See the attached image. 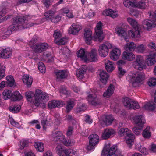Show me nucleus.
<instances>
[{
    "label": "nucleus",
    "mask_w": 156,
    "mask_h": 156,
    "mask_svg": "<svg viewBox=\"0 0 156 156\" xmlns=\"http://www.w3.org/2000/svg\"><path fill=\"white\" fill-rule=\"evenodd\" d=\"M7 81V85L10 87H12L15 85V82L13 77L11 75H9L6 77Z\"/></svg>",
    "instance_id": "nucleus-45"
},
{
    "label": "nucleus",
    "mask_w": 156,
    "mask_h": 156,
    "mask_svg": "<svg viewBox=\"0 0 156 156\" xmlns=\"http://www.w3.org/2000/svg\"><path fill=\"white\" fill-rule=\"evenodd\" d=\"M87 68L86 66H82L76 72V76L80 79H82L83 77L84 73Z\"/></svg>",
    "instance_id": "nucleus-36"
},
{
    "label": "nucleus",
    "mask_w": 156,
    "mask_h": 156,
    "mask_svg": "<svg viewBox=\"0 0 156 156\" xmlns=\"http://www.w3.org/2000/svg\"><path fill=\"white\" fill-rule=\"evenodd\" d=\"M104 15L109 16L112 18H115L118 16V12L116 11H113L111 9L106 10L103 12Z\"/></svg>",
    "instance_id": "nucleus-33"
},
{
    "label": "nucleus",
    "mask_w": 156,
    "mask_h": 156,
    "mask_svg": "<svg viewBox=\"0 0 156 156\" xmlns=\"http://www.w3.org/2000/svg\"><path fill=\"white\" fill-rule=\"evenodd\" d=\"M136 148L140 152L146 155L148 154V151L147 149L142 145L141 144L140 142H137L135 144Z\"/></svg>",
    "instance_id": "nucleus-35"
},
{
    "label": "nucleus",
    "mask_w": 156,
    "mask_h": 156,
    "mask_svg": "<svg viewBox=\"0 0 156 156\" xmlns=\"http://www.w3.org/2000/svg\"><path fill=\"white\" fill-rule=\"evenodd\" d=\"M145 48L144 45L143 44L136 47L135 48V51L138 53H142L144 52L145 50Z\"/></svg>",
    "instance_id": "nucleus-58"
},
{
    "label": "nucleus",
    "mask_w": 156,
    "mask_h": 156,
    "mask_svg": "<svg viewBox=\"0 0 156 156\" xmlns=\"http://www.w3.org/2000/svg\"><path fill=\"white\" fill-rule=\"evenodd\" d=\"M135 138L134 135L133 134L130 133H129L125 136V139L126 143L130 148L134 142V140Z\"/></svg>",
    "instance_id": "nucleus-30"
},
{
    "label": "nucleus",
    "mask_w": 156,
    "mask_h": 156,
    "mask_svg": "<svg viewBox=\"0 0 156 156\" xmlns=\"http://www.w3.org/2000/svg\"><path fill=\"white\" fill-rule=\"evenodd\" d=\"M12 92L11 90H5L3 91L2 93L3 98L5 100L9 99L12 96Z\"/></svg>",
    "instance_id": "nucleus-49"
},
{
    "label": "nucleus",
    "mask_w": 156,
    "mask_h": 156,
    "mask_svg": "<svg viewBox=\"0 0 156 156\" xmlns=\"http://www.w3.org/2000/svg\"><path fill=\"white\" fill-rule=\"evenodd\" d=\"M86 52L83 48H81L77 52V56L80 57L85 62V60L87 57Z\"/></svg>",
    "instance_id": "nucleus-38"
},
{
    "label": "nucleus",
    "mask_w": 156,
    "mask_h": 156,
    "mask_svg": "<svg viewBox=\"0 0 156 156\" xmlns=\"http://www.w3.org/2000/svg\"><path fill=\"white\" fill-rule=\"evenodd\" d=\"M134 54L131 52L124 51L123 53L122 58L128 61H132L135 59Z\"/></svg>",
    "instance_id": "nucleus-31"
},
{
    "label": "nucleus",
    "mask_w": 156,
    "mask_h": 156,
    "mask_svg": "<svg viewBox=\"0 0 156 156\" xmlns=\"http://www.w3.org/2000/svg\"><path fill=\"white\" fill-rule=\"evenodd\" d=\"M60 53L67 55L70 53V50L68 48L65 47L63 48L60 51Z\"/></svg>",
    "instance_id": "nucleus-64"
},
{
    "label": "nucleus",
    "mask_w": 156,
    "mask_h": 156,
    "mask_svg": "<svg viewBox=\"0 0 156 156\" xmlns=\"http://www.w3.org/2000/svg\"><path fill=\"white\" fill-rule=\"evenodd\" d=\"M105 67L107 71L111 72L114 69V67L113 62L108 59L105 60Z\"/></svg>",
    "instance_id": "nucleus-39"
},
{
    "label": "nucleus",
    "mask_w": 156,
    "mask_h": 156,
    "mask_svg": "<svg viewBox=\"0 0 156 156\" xmlns=\"http://www.w3.org/2000/svg\"><path fill=\"white\" fill-rule=\"evenodd\" d=\"M121 54L120 50L117 48L113 49L110 53V57L111 58L114 60H117L119 58Z\"/></svg>",
    "instance_id": "nucleus-24"
},
{
    "label": "nucleus",
    "mask_w": 156,
    "mask_h": 156,
    "mask_svg": "<svg viewBox=\"0 0 156 156\" xmlns=\"http://www.w3.org/2000/svg\"><path fill=\"white\" fill-rule=\"evenodd\" d=\"M64 105L65 103L63 101L53 100L49 102L48 106L50 108H55L58 106H63Z\"/></svg>",
    "instance_id": "nucleus-27"
},
{
    "label": "nucleus",
    "mask_w": 156,
    "mask_h": 156,
    "mask_svg": "<svg viewBox=\"0 0 156 156\" xmlns=\"http://www.w3.org/2000/svg\"><path fill=\"white\" fill-rule=\"evenodd\" d=\"M34 147L37 151L40 152L44 150V144L41 142H36L34 143Z\"/></svg>",
    "instance_id": "nucleus-48"
},
{
    "label": "nucleus",
    "mask_w": 156,
    "mask_h": 156,
    "mask_svg": "<svg viewBox=\"0 0 156 156\" xmlns=\"http://www.w3.org/2000/svg\"><path fill=\"white\" fill-rule=\"evenodd\" d=\"M5 67L2 66L0 64V80L3 78L5 76Z\"/></svg>",
    "instance_id": "nucleus-62"
},
{
    "label": "nucleus",
    "mask_w": 156,
    "mask_h": 156,
    "mask_svg": "<svg viewBox=\"0 0 156 156\" xmlns=\"http://www.w3.org/2000/svg\"><path fill=\"white\" fill-rule=\"evenodd\" d=\"M148 85L150 87L156 85V78L152 77L149 79L148 82Z\"/></svg>",
    "instance_id": "nucleus-61"
},
{
    "label": "nucleus",
    "mask_w": 156,
    "mask_h": 156,
    "mask_svg": "<svg viewBox=\"0 0 156 156\" xmlns=\"http://www.w3.org/2000/svg\"><path fill=\"white\" fill-rule=\"evenodd\" d=\"M85 40L88 44H90L92 39V31L90 30H85L84 34Z\"/></svg>",
    "instance_id": "nucleus-34"
},
{
    "label": "nucleus",
    "mask_w": 156,
    "mask_h": 156,
    "mask_svg": "<svg viewBox=\"0 0 156 156\" xmlns=\"http://www.w3.org/2000/svg\"><path fill=\"white\" fill-rule=\"evenodd\" d=\"M115 31L119 36L124 38L125 40L126 41L129 37L128 34H127L123 28L117 27L115 29Z\"/></svg>",
    "instance_id": "nucleus-26"
},
{
    "label": "nucleus",
    "mask_w": 156,
    "mask_h": 156,
    "mask_svg": "<svg viewBox=\"0 0 156 156\" xmlns=\"http://www.w3.org/2000/svg\"><path fill=\"white\" fill-rule=\"evenodd\" d=\"M87 100L90 104L96 106L99 104L98 100L95 94H94L92 90H90L87 93Z\"/></svg>",
    "instance_id": "nucleus-16"
},
{
    "label": "nucleus",
    "mask_w": 156,
    "mask_h": 156,
    "mask_svg": "<svg viewBox=\"0 0 156 156\" xmlns=\"http://www.w3.org/2000/svg\"><path fill=\"white\" fill-rule=\"evenodd\" d=\"M9 121L11 124L13 126L18 128H20L21 127L19 123L15 121L12 117H9Z\"/></svg>",
    "instance_id": "nucleus-57"
},
{
    "label": "nucleus",
    "mask_w": 156,
    "mask_h": 156,
    "mask_svg": "<svg viewBox=\"0 0 156 156\" xmlns=\"http://www.w3.org/2000/svg\"><path fill=\"white\" fill-rule=\"evenodd\" d=\"M145 62L148 66L154 65L156 62V53H150L146 57Z\"/></svg>",
    "instance_id": "nucleus-20"
},
{
    "label": "nucleus",
    "mask_w": 156,
    "mask_h": 156,
    "mask_svg": "<svg viewBox=\"0 0 156 156\" xmlns=\"http://www.w3.org/2000/svg\"><path fill=\"white\" fill-rule=\"evenodd\" d=\"M28 141L22 140L20 142L19 144V147L20 149L22 150L25 147L28 146Z\"/></svg>",
    "instance_id": "nucleus-56"
},
{
    "label": "nucleus",
    "mask_w": 156,
    "mask_h": 156,
    "mask_svg": "<svg viewBox=\"0 0 156 156\" xmlns=\"http://www.w3.org/2000/svg\"><path fill=\"white\" fill-rule=\"evenodd\" d=\"M35 42L34 40H31L29 42V44L35 52L41 53L48 48V45L46 43H39L35 44Z\"/></svg>",
    "instance_id": "nucleus-7"
},
{
    "label": "nucleus",
    "mask_w": 156,
    "mask_h": 156,
    "mask_svg": "<svg viewBox=\"0 0 156 156\" xmlns=\"http://www.w3.org/2000/svg\"><path fill=\"white\" fill-rule=\"evenodd\" d=\"M38 69L42 73H44L46 71V68L44 64L41 62H40L38 64Z\"/></svg>",
    "instance_id": "nucleus-60"
},
{
    "label": "nucleus",
    "mask_w": 156,
    "mask_h": 156,
    "mask_svg": "<svg viewBox=\"0 0 156 156\" xmlns=\"http://www.w3.org/2000/svg\"><path fill=\"white\" fill-rule=\"evenodd\" d=\"M81 27L78 24H73L69 30V32L73 35H75L81 29Z\"/></svg>",
    "instance_id": "nucleus-29"
},
{
    "label": "nucleus",
    "mask_w": 156,
    "mask_h": 156,
    "mask_svg": "<svg viewBox=\"0 0 156 156\" xmlns=\"http://www.w3.org/2000/svg\"><path fill=\"white\" fill-rule=\"evenodd\" d=\"M102 24L101 21L99 22L97 24L95 28L96 35L94 37V39L95 41L101 42L104 39V36L102 35Z\"/></svg>",
    "instance_id": "nucleus-13"
},
{
    "label": "nucleus",
    "mask_w": 156,
    "mask_h": 156,
    "mask_svg": "<svg viewBox=\"0 0 156 156\" xmlns=\"http://www.w3.org/2000/svg\"><path fill=\"white\" fill-rule=\"evenodd\" d=\"M143 108L146 110H153L156 108V105L153 102H149L145 104Z\"/></svg>",
    "instance_id": "nucleus-42"
},
{
    "label": "nucleus",
    "mask_w": 156,
    "mask_h": 156,
    "mask_svg": "<svg viewBox=\"0 0 156 156\" xmlns=\"http://www.w3.org/2000/svg\"><path fill=\"white\" fill-rule=\"evenodd\" d=\"M22 96L18 91L14 92L12 94V100L13 101H19L22 99Z\"/></svg>",
    "instance_id": "nucleus-44"
},
{
    "label": "nucleus",
    "mask_w": 156,
    "mask_h": 156,
    "mask_svg": "<svg viewBox=\"0 0 156 156\" xmlns=\"http://www.w3.org/2000/svg\"><path fill=\"white\" fill-rule=\"evenodd\" d=\"M141 30L140 27H138L136 28H133L132 30L128 31L129 37L131 36L132 37L134 38H138L140 37V32Z\"/></svg>",
    "instance_id": "nucleus-22"
},
{
    "label": "nucleus",
    "mask_w": 156,
    "mask_h": 156,
    "mask_svg": "<svg viewBox=\"0 0 156 156\" xmlns=\"http://www.w3.org/2000/svg\"><path fill=\"white\" fill-rule=\"evenodd\" d=\"M132 119L137 126H144L145 120L143 115H136L132 117Z\"/></svg>",
    "instance_id": "nucleus-18"
},
{
    "label": "nucleus",
    "mask_w": 156,
    "mask_h": 156,
    "mask_svg": "<svg viewBox=\"0 0 156 156\" xmlns=\"http://www.w3.org/2000/svg\"><path fill=\"white\" fill-rule=\"evenodd\" d=\"M89 144L87 146V149L91 150L94 148V146L99 142V137L96 134H93L89 136Z\"/></svg>",
    "instance_id": "nucleus-14"
},
{
    "label": "nucleus",
    "mask_w": 156,
    "mask_h": 156,
    "mask_svg": "<svg viewBox=\"0 0 156 156\" xmlns=\"http://www.w3.org/2000/svg\"><path fill=\"white\" fill-rule=\"evenodd\" d=\"M56 153L59 156H77L76 152L72 149H65L60 144H58L56 148Z\"/></svg>",
    "instance_id": "nucleus-6"
},
{
    "label": "nucleus",
    "mask_w": 156,
    "mask_h": 156,
    "mask_svg": "<svg viewBox=\"0 0 156 156\" xmlns=\"http://www.w3.org/2000/svg\"><path fill=\"white\" fill-rule=\"evenodd\" d=\"M105 118V119H103L105 124L106 125H109L112 123L114 120V118L112 115H104L103 118Z\"/></svg>",
    "instance_id": "nucleus-43"
},
{
    "label": "nucleus",
    "mask_w": 156,
    "mask_h": 156,
    "mask_svg": "<svg viewBox=\"0 0 156 156\" xmlns=\"http://www.w3.org/2000/svg\"><path fill=\"white\" fill-rule=\"evenodd\" d=\"M89 55L90 57L89 58L87 57L85 62L89 63L91 62H96L98 60L97 51L96 49H93L89 53Z\"/></svg>",
    "instance_id": "nucleus-23"
},
{
    "label": "nucleus",
    "mask_w": 156,
    "mask_h": 156,
    "mask_svg": "<svg viewBox=\"0 0 156 156\" xmlns=\"http://www.w3.org/2000/svg\"><path fill=\"white\" fill-rule=\"evenodd\" d=\"M52 139L53 141L62 143L65 146H67L72 145L75 142L73 140H66L64 135L60 131H53L52 134Z\"/></svg>",
    "instance_id": "nucleus-3"
},
{
    "label": "nucleus",
    "mask_w": 156,
    "mask_h": 156,
    "mask_svg": "<svg viewBox=\"0 0 156 156\" xmlns=\"http://www.w3.org/2000/svg\"><path fill=\"white\" fill-rule=\"evenodd\" d=\"M115 88L114 86L111 84L103 93V96L104 97L108 98L110 97L113 93Z\"/></svg>",
    "instance_id": "nucleus-32"
},
{
    "label": "nucleus",
    "mask_w": 156,
    "mask_h": 156,
    "mask_svg": "<svg viewBox=\"0 0 156 156\" xmlns=\"http://www.w3.org/2000/svg\"><path fill=\"white\" fill-rule=\"evenodd\" d=\"M41 116L42 117L41 119L42 125L43 129H46V126L48 125L47 118L44 114H42L41 115Z\"/></svg>",
    "instance_id": "nucleus-51"
},
{
    "label": "nucleus",
    "mask_w": 156,
    "mask_h": 156,
    "mask_svg": "<svg viewBox=\"0 0 156 156\" xmlns=\"http://www.w3.org/2000/svg\"><path fill=\"white\" fill-rule=\"evenodd\" d=\"M55 13V11L50 10L45 12L44 14V16L47 20H51Z\"/></svg>",
    "instance_id": "nucleus-52"
},
{
    "label": "nucleus",
    "mask_w": 156,
    "mask_h": 156,
    "mask_svg": "<svg viewBox=\"0 0 156 156\" xmlns=\"http://www.w3.org/2000/svg\"><path fill=\"white\" fill-rule=\"evenodd\" d=\"M75 104L73 101L70 100L67 102V105L66 106V109L67 112L70 111L74 106Z\"/></svg>",
    "instance_id": "nucleus-55"
},
{
    "label": "nucleus",
    "mask_w": 156,
    "mask_h": 156,
    "mask_svg": "<svg viewBox=\"0 0 156 156\" xmlns=\"http://www.w3.org/2000/svg\"><path fill=\"white\" fill-rule=\"evenodd\" d=\"M142 25L143 27L146 28L148 30L156 26L155 21L153 20L151 21L150 19L144 20L142 22Z\"/></svg>",
    "instance_id": "nucleus-25"
},
{
    "label": "nucleus",
    "mask_w": 156,
    "mask_h": 156,
    "mask_svg": "<svg viewBox=\"0 0 156 156\" xmlns=\"http://www.w3.org/2000/svg\"><path fill=\"white\" fill-rule=\"evenodd\" d=\"M136 47V45L133 42H131L126 44L124 48L126 51H132L135 49Z\"/></svg>",
    "instance_id": "nucleus-40"
},
{
    "label": "nucleus",
    "mask_w": 156,
    "mask_h": 156,
    "mask_svg": "<svg viewBox=\"0 0 156 156\" xmlns=\"http://www.w3.org/2000/svg\"><path fill=\"white\" fill-rule=\"evenodd\" d=\"M86 105L84 104H80L78 105L76 109L77 112H80L81 111H83L86 109Z\"/></svg>",
    "instance_id": "nucleus-59"
},
{
    "label": "nucleus",
    "mask_w": 156,
    "mask_h": 156,
    "mask_svg": "<svg viewBox=\"0 0 156 156\" xmlns=\"http://www.w3.org/2000/svg\"><path fill=\"white\" fill-rule=\"evenodd\" d=\"M35 18L34 16L27 15L25 16L17 17L14 20L15 21L18 20L19 21V22L20 23H19V25L22 26H21L23 27L19 29V30H20L23 29L30 28L35 25L39 24V23L37 22L27 23L28 21L30 20L36 21L37 19H35Z\"/></svg>",
    "instance_id": "nucleus-2"
},
{
    "label": "nucleus",
    "mask_w": 156,
    "mask_h": 156,
    "mask_svg": "<svg viewBox=\"0 0 156 156\" xmlns=\"http://www.w3.org/2000/svg\"><path fill=\"white\" fill-rule=\"evenodd\" d=\"M147 3L144 1H141L137 2L136 1L135 7H137L141 9H145L147 8Z\"/></svg>",
    "instance_id": "nucleus-47"
},
{
    "label": "nucleus",
    "mask_w": 156,
    "mask_h": 156,
    "mask_svg": "<svg viewBox=\"0 0 156 156\" xmlns=\"http://www.w3.org/2000/svg\"><path fill=\"white\" fill-rule=\"evenodd\" d=\"M99 75L100 77V81L104 85L105 84L107 79L109 77L107 73L105 71H102L100 72Z\"/></svg>",
    "instance_id": "nucleus-37"
},
{
    "label": "nucleus",
    "mask_w": 156,
    "mask_h": 156,
    "mask_svg": "<svg viewBox=\"0 0 156 156\" xmlns=\"http://www.w3.org/2000/svg\"><path fill=\"white\" fill-rule=\"evenodd\" d=\"M25 96L27 100L37 107L44 104L48 99L47 94L39 89L36 90L34 94L32 92L29 91L26 93Z\"/></svg>",
    "instance_id": "nucleus-1"
},
{
    "label": "nucleus",
    "mask_w": 156,
    "mask_h": 156,
    "mask_svg": "<svg viewBox=\"0 0 156 156\" xmlns=\"http://www.w3.org/2000/svg\"><path fill=\"white\" fill-rule=\"evenodd\" d=\"M62 36L60 31L56 30L54 32L53 37L55 38V42L58 45L65 44L66 43V39L63 38L59 39Z\"/></svg>",
    "instance_id": "nucleus-17"
},
{
    "label": "nucleus",
    "mask_w": 156,
    "mask_h": 156,
    "mask_svg": "<svg viewBox=\"0 0 156 156\" xmlns=\"http://www.w3.org/2000/svg\"><path fill=\"white\" fill-rule=\"evenodd\" d=\"M127 20L129 23L132 26L133 28H136L138 27H140L136 20L132 18H128Z\"/></svg>",
    "instance_id": "nucleus-46"
},
{
    "label": "nucleus",
    "mask_w": 156,
    "mask_h": 156,
    "mask_svg": "<svg viewBox=\"0 0 156 156\" xmlns=\"http://www.w3.org/2000/svg\"><path fill=\"white\" fill-rule=\"evenodd\" d=\"M54 73L56 75L58 81L66 78L69 75V73L66 70H56L54 71Z\"/></svg>",
    "instance_id": "nucleus-21"
},
{
    "label": "nucleus",
    "mask_w": 156,
    "mask_h": 156,
    "mask_svg": "<svg viewBox=\"0 0 156 156\" xmlns=\"http://www.w3.org/2000/svg\"><path fill=\"white\" fill-rule=\"evenodd\" d=\"M127 79L132 83V85L134 87H136L141 83L144 79V77L141 73H136L129 74Z\"/></svg>",
    "instance_id": "nucleus-5"
},
{
    "label": "nucleus",
    "mask_w": 156,
    "mask_h": 156,
    "mask_svg": "<svg viewBox=\"0 0 156 156\" xmlns=\"http://www.w3.org/2000/svg\"><path fill=\"white\" fill-rule=\"evenodd\" d=\"M136 0H124L123 4L125 7L128 8H133L130 9V14L134 16H137L139 14V12L135 8L136 1Z\"/></svg>",
    "instance_id": "nucleus-11"
},
{
    "label": "nucleus",
    "mask_w": 156,
    "mask_h": 156,
    "mask_svg": "<svg viewBox=\"0 0 156 156\" xmlns=\"http://www.w3.org/2000/svg\"><path fill=\"white\" fill-rule=\"evenodd\" d=\"M111 145L109 143L105 144L101 153L102 155L111 156L115 154L117 147L116 146L113 145L110 147Z\"/></svg>",
    "instance_id": "nucleus-9"
},
{
    "label": "nucleus",
    "mask_w": 156,
    "mask_h": 156,
    "mask_svg": "<svg viewBox=\"0 0 156 156\" xmlns=\"http://www.w3.org/2000/svg\"><path fill=\"white\" fill-rule=\"evenodd\" d=\"M133 66L136 69L141 70L146 68L143 57L140 55L137 56L135 61L133 62Z\"/></svg>",
    "instance_id": "nucleus-10"
},
{
    "label": "nucleus",
    "mask_w": 156,
    "mask_h": 156,
    "mask_svg": "<svg viewBox=\"0 0 156 156\" xmlns=\"http://www.w3.org/2000/svg\"><path fill=\"white\" fill-rule=\"evenodd\" d=\"M12 50L10 47H0V57L4 58H8L11 57Z\"/></svg>",
    "instance_id": "nucleus-15"
},
{
    "label": "nucleus",
    "mask_w": 156,
    "mask_h": 156,
    "mask_svg": "<svg viewBox=\"0 0 156 156\" xmlns=\"http://www.w3.org/2000/svg\"><path fill=\"white\" fill-rule=\"evenodd\" d=\"M22 80L25 85L28 87H30L32 85L33 79L31 76L26 74L23 76Z\"/></svg>",
    "instance_id": "nucleus-28"
},
{
    "label": "nucleus",
    "mask_w": 156,
    "mask_h": 156,
    "mask_svg": "<svg viewBox=\"0 0 156 156\" xmlns=\"http://www.w3.org/2000/svg\"><path fill=\"white\" fill-rule=\"evenodd\" d=\"M18 20L15 21L14 20L13 24L9 26L8 29L3 28L0 30V37L5 35L9 36L10 35L12 32L15 30H19V29L23 27L19 25L20 23Z\"/></svg>",
    "instance_id": "nucleus-4"
},
{
    "label": "nucleus",
    "mask_w": 156,
    "mask_h": 156,
    "mask_svg": "<svg viewBox=\"0 0 156 156\" xmlns=\"http://www.w3.org/2000/svg\"><path fill=\"white\" fill-rule=\"evenodd\" d=\"M144 126H137L134 127L133 128L132 130L134 133L136 135H140L142 131L143 128Z\"/></svg>",
    "instance_id": "nucleus-53"
},
{
    "label": "nucleus",
    "mask_w": 156,
    "mask_h": 156,
    "mask_svg": "<svg viewBox=\"0 0 156 156\" xmlns=\"http://www.w3.org/2000/svg\"><path fill=\"white\" fill-rule=\"evenodd\" d=\"M6 12L5 9L3 7H0V18L4 16Z\"/></svg>",
    "instance_id": "nucleus-63"
},
{
    "label": "nucleus",
    "mask_w": 156,
    "mask_h": 156,
    "mask_svg": "<svg viewBox=\"0 0 156 156\" xmlns=\"http://www.w3.org/2000/svg\"><path fill=\"white\" fill-rule=\"evenodd\" d=\"M115 133V130L112 128L105 129L102 133L101 138L104 139H108L113 136Z\"/></svg>",
    "instance_id": "nucleus-19"
},
{
    "label": "nucleus",
    "mask_w": 156,
    "mask_h": 156,
    "mask_svg": "<svg viewBox=\"0 0 156 156\" xmlns=\"http://www.w3.org/2000/svg\"><path fill=\"white\" fill-rule=\"evenodd\" d=\"M150 127L148 126L143 131L142 135L143 137L146 138H149L151 135L150 132Z\"/></svg>",
    "instance_id": "nucleus-54"
},
{
    "label": "nucleus",
    "mask_w": 156,
    "mask_h": 156,
    "mask_svg": "<svg viewBox=\"0 0 156 156\" xmlns=\"http://www.w3.org/2000/svg\"><path fill=\"white\" fill-rule=\"evenodd\" d=\"M112 47V44L108 42H104L100 45L98 50L99 55L101 57H106L108 54L109 49Z\"/></svg>",
    "instance_id": "nucleus-8"
},
{
    "label": "nucleus",
    "mask_w": 156,
    "mask_h": 156,
    "mask_svg": "<svg viewBox=\"0 0 156 156\" xmlns=\"http://www.w3.org/2000/svg\"><path fill=\"white\" fill-rule=\"evenodd\" d=\"M118 135L120 136H124L125 135H126L129 133L130 130L127 128H121L118 129Z\"/></svg>",
    "instance_id": "nucleus-41"
},
{
    "label": "nucleus",
    "mask_w": 156,
    "mask_h": 156,
    "mask_svg": "<svg viewBox=\"0 0 156 156\" xmlns=\"http://www.w3.org/2000/svg\"><path fill=\"white\" fill-rule=\"evenodd\" d=\"M21 108L20 106L18 105H15L9 107V109L12 112L16 113L19 112Z\"/></svg>",
    "instance_id": "nucleus-50"
},
{
    "label": "nucleus",
    "mask_w": 156,
    "mask_h": 156,
    "mask_svg": "<svg viewBox=\"0 0 156 156\" xmlns=\"http://www.w3.org/2000/svg\"><path fill=\"white\" fill-rule=\"evenodd\" d=\"M123 103L125 107L128 109H136L139 108L140 107L137 101L128 97H126L123 99Z\"/></svg>",
    "instance_id": "nucleus-12"
}]
</instances>
